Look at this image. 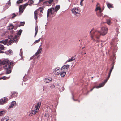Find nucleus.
<instances>
[{
	"label": "nucleus",
	"mask_w": 121,
	"mask_h": 121,
	"mask_svg": "<svg viewBox=\"0 0 121 121\" xmlns=\"http://www.w3.org/2000/svg\"><path fill=\"white\" fill-rule=\"evenodd\" d=\"M93 30L92 29L90 32V34L91 35L92 39H93V37L94 35L97 39H99L101 35L104 36L107 33L108 28L106 27H103L101 28V32L99 31L96 30L95 32H93V33L91 34V32Z\"/></svg>",
	"instance_id": "f257e3e1"
},
{
	"label": "nucleus",
	"mask_w": 121,
	"mask_h": 121,
	"mask_svg": "<svg viewBox=\"0 0 121 121\" xmlns=\"http://www.w3.org/2000/svg\"><path fill=\"white\" fill-rule=\"evenodd\" d=\"M13 63V62H9V60L7 59L4 60L2 61L1 64L4 65L3 67L6 69L7 74H9L11 73L12 67V65Z\"/></svg>",
	"instance_id": "f03ea898"
},
{
	"label": "nucleus",
	"mask_w": 121,
	"mask_h": 121,
	"mask_svg": "<svg viewBox=\"0 0 121 121\" xmlns=\"http://www.w3.org/2000/svg\"><path fill=\"white\" fill-rule=\"evenodd\" d=\"M41 104V103L40 102H38L37 105H36L35 106V109H33V107H32V110L30 112V116H31L33 115H35L38 112L39 110V109L40 106Z\"/></svg>",
	"instance_id": "7ed1b4c3"
},
{
	"label": "nucleus",
	"mask_w": 121,
	"mask_h": 121,
	"mask_svg": "<svg viewBox=\"0 0 121 121\" xmlns=\"http://www.w3.org/2000/svg\"><path fill=\"white\" fill-rule=\"evenodd\" d=\"M16 35L14 36L11 35L9 37V38L10 39V40L9 41V43L10 45H11L12 43H13L14 41L17 43V40L19 38Z\"/></svg>",
	"instance_id": "20e7f679"
},
{
	"label": "nucleus",
	"mask_w": 121,
	"mask_h": 121,
	"mask_svg": "<svg viewBox=\"0 0 121 121\" xmlns=\"http://www.w3.org/2000/svg\"><path fill=\"white\" fill-rule=\"evenodd\" d=\"M56 13L54 10V9L53 8H52L48 9L47 12V17L48 18L50 17V15H52L53 16H55Z\"/></svg>",
	"instance_id": "39448f33"
},
{
	"label": "nucleus",
	"mask_w": 121,
	"mask_h": 121,
	"mask_svg": "<svg viewBox=\"0 0 121 121\" xmlns=\"http://www.w3.org/2000/svg\"><path fill=\"white\" fill-rule=\"evenodd\" d=\"M28 4L27 3L25 4L24 5H21L19 6V15H21L23 13L26 7Z\"/></svg>",
	"instance_id": "423d86ee"
},
{
	"label": "nucleus",
	"mask_w": 121,
	"mask_h": 121,
	"mask_svg": "<svg viewBox=\"0 0 121 121\" xmlns=\"http://www.w3.org/2000/svg\"><path fill=\"white\" fill-rule=\"evenodd\" d=\"M96 8L95 9V11L96 12L98 16H101L102 13H101L102 11L101 10V8L97 5H96Z\"/></svg>",
	"instance_id": "0eeeda50"
},
{
	"label": "nucleus",
	"mask_w": 121,
	"mask_h": 121,
	"mask_svg": "<svg viewBox=\"0 0 121 121\" xmlns=\"http://www.w3.org/2000/svg\"><path fill=\"white\" fill-rule=\"evenodd\" d=\"M43 7H40L37 11H35L34 12V18L35 19L36 21L37 19L38 13L39 12H40V13H42L43 12Z\"/></svg>",
	"instance_id": "6e6552de"
},
{
	"label": "nucleus",
	"mask_w": 121,
	"mask_h": 121,
	"mask_svg": "<svg viewBox=\"0 0 121 121\" xmlns=\"http://www.w3.org/2000/svg\"><path fill=\"white\" fill-rule=\"evenodd\" d=\"M42 51V48L40 47H39L37 52L35 55H33V56H32L30 58V59H34L35 58H37L38 57V56H37V55L39 54Z\"/></svg>",
	"instance_id": "1a4fd4ad"
},
{
	"label": "nucleus",
	"mask_w": 121,
	"mask_h": 121,
	"mask_svg": "<svg viewBox=\"0 0 121 121\" xmlns=\"http://www.w3.org/2000/svg\"><path fill=\"white\" fill-rule=\"evenodd\" d=\"M71 11L72 13L76 16H78L80 15L79 9L78 8L75 7L73 8Z\"/></svg>",
	"instance_id": "9d476101"
},
{
	"label": "nucleus",
	"mask_w": 121,
	"mask_h": 121,
	"mask_svg": "<svg viewBox=\"0 0 121 121\" xmlns=\"http://www.w3.org/2000/svg\"><path fill=\"white\" fill-rule=\"evenodd\" d=\"M53 72L56 75H59L60 73L61 70L59 68H56L53 69Z\"/></svg>",
	"instance_id": "9b49d317"
},
{
	"label": "nucleus",
	"mask_w": 121,
	"mask_h": 121,
	"mask_svg": "<svg viewBox=\"0 0 121 121\" xmlns=\"http://www.w3.org/2000/svg\"><path fill=\"white\" fill-rule=\"evenodd\" d=\"M8 99L6 97L2 98L0 100V104L2 105L7 102Z\"/></svg>",
	"instance_id": "f8f14e48"
},
{
	"label": "nucleus",
	"mask_w": 121,
	"mask_h": 121,
	"mask_svg": "<svg viewBox=\"0 0 121 121\" xmlns=\"http://www.w3.org/2000/svg\"><path fill=\"white\" fill-rule=\"evenodd\" d=\"M70 65H64L61 68V70L66 72L67 70V69L69 67Z\"/></svg>",
	"instance_id": "ddd939ff"
},
{
	"label": "nucleus",
	"mask_w": 121,
	"mask_h": 121,
	"mask_svg": "<svg viewBox=\"0 0 121 121\" xmlns=\"http://www.w3.org/2000/svg\"><path fill=\"white\" fill-rule=\"evenodd\" d=\"M16 105V102L15 101H12L10 105L9 106L8 109H10L13 108Z\"/></svg>",
	"instance_id": "4468645a"
},
{
	"label": "nucleus",
	"mask_w": 121,
	"mask_h": 121,
	"mask_svg": "<svg viewBox=\"0 0 121 121\" xmlns=\"http://www.w3.org/2000/svg\"><path fill=\"white\" fill-rule=\"evenodd\" d=\"M18 93L16 92H11V96L10 98L13 97H16L17 96Z\"/></svg>",
	"instance_id": "2eb2a0df"
},
{
	"label": "nucleus",
	"mask_w": 121,
	"mask_h": 121,
	"mask_svg": "<svg viewBox=\"0 0 121 121\" xmlns=\"http://www.w3.org/2000/svg\"><path fill=\"white\" fill-rule=\"evenodd\" d=\"M10 0H9L7 3L6 4H7L9 5L8 6H6L4 8V10L7 9L9 6L11 5V2H10Z\"/></svg>",
	"instance_id": "dca6fc26"
},
{
	"label": "nucleus",
	"mask_w": 121,
	"mask_h": 121,
	"mask_svg": "<svg viewBox=\"0 0 121 121\" xmlns=\"http://www.w3.org/2000/svg\"><path fill=\"white\" fill-rule=\"evenodd\" d=\"M109 78L107 77L106 79L104 80V82L100 84V85L102 86V87H103L105 85V84L107 82L108 80L109 79Z\"/></svg>",
	"instance_id": "f3484780"
},
{
	"label": "nucleus",
	"mask_w": 121,
	"mask_h": 121,
	"mask_svg": "<svg viewBox=\"0 0 121 121\" xmlns=\"http://www.w3.org/2000/svg\"><path fill=\"white\" fill-rule=\"evenodd\" d=\"M10 40V39L8 40L7 39L5 40H2L1 41H0V43H2L3 44H6L8 42V43L9 44V41Z\"/></svg>",
	"instance_id": "a211bd4d"
},
{
	"label": "nucleus",
	"mask_w": 121,
	"mask_h": 121,
	"mask_svg": "<svg viewBox=\"0 0 121 121\" xmlns=\"http://www.w3.org/2000/svg\"><path fill=\"white\" fill-rule=\"evenodd\" d=\"M51 78H45L44 80V82L46 83H49L51 82Z\"/></svg>",
	"instance_id": "6ab92c4d"
},
{
	"label": "nucleus",
	"mask_w": 121,
	"mask_h": 121,
	"mask_svg": "<svg viewBox=\"0 0 121 121\" xmlns=\"http://www.w3.org/2000/svg\"><path fill=\"white\" fill-rule=\"evenodd\" d=\"M8 117L7 116H5L3 117L1 119V121H7L9 120Z\"/></svg>",
	"instance_id": "aec40b11"
},
{
	"label": "nucleus",
	"mask_w": 121,
	"mask_h": 121,
	"mask_svg": "<svg viewBox=\"0 0 121 121\" xmlns=\"http://www.w3.org/2000/svg\"><path fill=\"white\" fill-rule=\"evenodd\" d=\"M6 111L5 110H3L0 111V116L4 115L6 113Z\"/></svg>",
	"instance_id": "412c9836"
},
{
	"label": "nucleus",
	"mask_w": 121,
	"mask_h": 121,
	"mask_svg": "<svg viewBox=\"0 0 121 121\" xmlns=\"http://www.w3.org/2000/svg\"><path fill=\"white\" fill-rule=\"evenodd\" d=\"M14 27V26L12 24H11L8 27L7 29L8 30H12L13 28Z\"/></svg>",
	"instance_id": "4be33fe9"
},
{
	"label": "nucleus",
	"mask_w": 121,
	"mask_h": 121,
	"mask_svg": "<svg viewBox=\"0 0 121 121\" xmlns=\"http://www.w3.org/2000/svg\"><path fill=\"white\" fill-rule=\"evenodd\" d=\"M106 4L107 5V7L109 8H112L113 7L111 4L107 2L106 3Z\"/></svg>",
	"instance_id": "5701e85b"
},
{
	"label": "nucleus",
	"mask_w": 121,
	"mask_h": 121,
	"mask_svg": "<svg viewBox=\"0 0 121 121\" xmlns=\"http://www.w3.org/2000/svg\"><path fill=\"white\" fill-rule=\"evenodd\" d=\"M60 73L61 76L62 77H63L66 74V72L62 71L61 72H60Z\"/></svg>",
	"instance_id": "b1692460"
},
{
	"label": "nucleus",
	"mask_w": 121,
	"mask_h": 121,
	"mask_svg": "<svg viewBox=\"0 0 121 121\" xmlns=\"http://www.w3.org/2000/svg\"><path fill=\"white\" fill-rule=\"evenodd\" d=\"M60 7V6L59 5H57L56 6L54 9V10L56 13L57 11L59 9Z\"/></svg>",
	"instance_id": "393cba45"
},
{
	"label": "nucleus",
	"mask_w": 121,
	"mask_h": 121,
	"mask_svg": "<svg viewBox=\"0 0 121 121\" xmlns=\"http://www.w3.org/2000/svg\"><path fill=\"white\" fill-rule=\"evenodd\" d=\"M102 87V86H101V85H100V84H99V86H94L90 90V91H92L93 90L94 88H100Z\"/></svg>",
	"instance_id": "a878e982"
},
{
	"label": "nucleus",
	"mask_w": 121,
	"mask_h": 121,
	"mask_svg": "<svg viewBox=\"0 0 121 121\" xmlns=\"http://www.w3.org/2000/svg\"><path fill=\"white\" fill-rule=\"evenodd\" d=\"M38 27L36 25L35 26V37L36 36L37 33L38 32Z\"/></svg>",
	"instance_id": "bb28decb"
},
{
	"label": "nucleus",
	"mask_w": 121,
	"mask_h": 121,
	"mask_svg": "<svg viewBox=\"0 0 121 121\" xmlns=\"http://www.w3.org/2000/svg\"><path fill=\"white\" fill-rule=\"evenodd\" d=\"M22 30H20L17 32V35L18 37H19L20 35L21 34V33L22 32Z\"/></svg>",
	"instance_id": "cd10ccee"
},
{
	"label": "nucleus",
	"mask_w": 121,
	"mask_h": 121,
	"mask_svg": "<svg viewBox=\"0 0 121 121\" xmlns=\"http://www.w3.org/2000/svg\"><path fill=\"white\" fill-rule=\"evenodd\" d=\"M75 59V58L73 57H72L71 58L69 59L68 60H67L66 61V62H71L73 60Z\"/></svg>",
	"instance_id": "c85d7f7f"
},
{
	"label": "nucleus",
	"mask_w": 121,
	"mask_h": 121,
	"mask_svg": "<svg viewBox=\"0 0 121 121\" xmlns=\"http://www.w3.org/2000/svg\"><path fill=\"white\" fill-rule=\"evenodd\" d=\"M22 48L20 49V55L21 57H22Z\"/></svg>",
	"instance_id": "c756f323"
},
{
	"label": "nucleus",
	"mask_w": 121,
	"mask_h": 121,
	"mask_svg": "<svg viewBox=\"0 0 121 121\" xmlns=\"http://www.w3.org/2000/svg\"><path fill=\"white\" fill-rule=\"evenodd\" d=\"M4 47L3 45L1 44H0V49L1 50H4Z\"/></svg>",
	"instance_id": "7c9ffc66"
},
{
	"label": "nucleus",
	"mask_w": 121,
	"mask_h": 121,
	"mask_svg": "<svg viewBox=\"0 0 121 121\" xmlns=\"http://www.w3.org/2000/svg\"><path fill=\"white\" fill-rule=\"evenodd\" d=\"M17 14H15L14 13H13L11 15L12 16V18H13L14 17L16 16L17 15Z\"/></svg>",
	"instance_id": "2f4dec72"
},
{
	"label": "nucleus",
	"mask_w": 121,
	"mask_h": 121,
	"mask_svg": "<svg viewBox=\"0 0 121 121\" xmlns=\"http://www.w3.org/2000/svg\"><path fill=\"white\" fill-rule=\"evenodd\" d=\"M7 52L9 53V54L8 53V54L9 55H11L13 53V52L11 50H9Z\"/></svg>",
	"instance_id": "473e14b6"
},
{
	"label": "nucleus",
	"mask_w": 121,
	"mask_h": 121,
	"mask_svg": "<svg viewBox=\"0 0 121 121\" xmlns=\"http://www.w3.org/2000/svg\"><path fill=\"white\" fill-rule=\"evenodd\" d=\"M7 77H6L5 76H3V77H1L0 78V80L1 79H4L5 80L7 78Z\"/></svg>",
	"instance_id": "72a5a7b5"
},
{
	"label": "nucleus",
	"mask_w": 121,
	"mask_h": 121,
	"mask_svg": "<svg viewBox=\"0 0 121 121\" xmlns=\"http://www.w3.org/2000/svg\"><path fill=\"white\" fill-rule=\"evenodd\" d=\"M40 41V38H39L38 40H36L34 42V43L35 44L39 42Z\"/></svg>",
	"instance_id": "f704fd0d"
},
{
	"label": "nucleus",
	"mask_w": 121,
	"mask_h": 121,
	"mask_svg": "<svg viewBox=\"0 0 121 121\" xmlns=\"http://www.w3.org/2000/svg\"><path fill=\"white\" fill-rule=\"evenodd\" d=\"M23 0H19L17 1V4H19L22 3Z\"/></svg>",
	"instance_id": "c9c22d12"
},
{
	"label": "nucleus",
	"mask_w": 121,
	"mask_h": 121,
	"mask_svg": "<svg viewBox=\"0 0 121 121\" xmlns=\"http://www.w3.org/2000/svg\"><path fill=\"white\" fill-rule=\"evenodd\" d=\"M28 2L30 3V4H29V5H30L31 4H32L33 3V1L32 0H30L28 1Z\"/></svg>",
	"instance_id": "e433bc0d"
},
{
	"label": "nucleus",
	"mask_w": 121,
	"mask_h": 121,
	"mask_svg": "<svg viewBox=\"0 0 121 121\" xmlns=\"http://www.w3.org/2000/svg\"><path fill=\"white\" fill-rule=\"evenodd\" d=\"M107 22L108 25H110V20L109 19L107 20Z\"/></svg>",
	"instance_id": "4c0bfd02"
},
{
	"label": "nucleus",
	"mask_w": 121,
	"mask_h": 121,
	"mask_svg": "<svg viewBox=\"0 0 121 121\" xmlns=\"http://www.w3.org/2000/svg\"><path fill=\"white\" fill-rule=\"evenodd\" d=\"M25 24V22H20V26H23Z\"/></svg>",
	"instance_id": "58836bf2"
},
{
	"label": "nucleus",
	"mask_w": 121,
	"mask_h": 121,
	"mask_svg": "<svg viewBox=\"0 0 121 121\" xmlns=\"http://www.w3.org/2000/svg\"><path fill=\"white\" fill-rule=\"evenodd\" d=\"M49 116V114L48 113H46L45 115V116L47 117H48Z\"/></svg>",
	"instance_id": "ea45409f"
},
{
	"label": "nucleus",
	"mask_w": 121,
	"mask_h": 121,
	"mask_svg": "<svg viewBox=\"0 0 121 121\" xmlns=\"http://www.w3.org/2000/svg\"><path fill=\"white\" fill-rule=\"evenodd\" d=\"M113 68H114V65H113L112 67H111V69L110 70V71H109V72L111 73L112 71V70L113 69Z\"/></svg>",
	"instance_id": "a19ab883"
},
{
	"label": "nucleus",
	"mask_w": 121,
	"mask_h": 121,
	"mask_svg": "<svg viewBox=\"0 0 121 121\" xmlns=\"http://www.w3.org/2000/svg\"><path fill=\"white\" fill-rule=\"evenodd\" d=\"M84 1V0H81L80 4L82 6L83 5V3L82 2Z\"/></svg>",
	"instance_id": "79ce46f5"
},
{
	"label": "nucleus",
	"mask_w": 121,
	"mask_h": 121,
	"mask_svg": "<svg viewBox=\"0 0 121 121\" xmlns=\"http://www.w3.org/2000/svg\"><path fill=\"white\" fill-rule=\"evenodd\" d=\"M53 0H49L48 1L49 3L50 4L53 2Z\"/></svg>",
	"instance_id": "37998d69"
},
{
	"label": "nucleus",
	"mask_w": 121,
	"mask_h": 121,
	"mask_svg": "<svg viewBox=\"0 0 121 121\" xmlns=\"http://www.w3.org/2000/svg\"><path fill=\"white\" fill-rule=\"evenodd\" d=\"M55 87V85H51V87H52V88H54Z\"/></svg>",
	"instance_id": "c03bdc74"
},
{
	"label": "nucleus",
	"mask_w": 121,
	"mask_h": 121,
	"mask_svg": "<svg viewBox=\"0 0 121 121\" xmlns=\"http://www.w3.org/2000/svg\"><path fill=\"white\" fill-rule=\"evenodd\" d=\"M111 73H110V72H109V74H108V77L109 78L110 77V75H111Z\"/></svg>",
	"instance_id": "a18cd8bd"
},
{
	"label": "nucleus",
	"mask_w": 121,
	"mask_h": 121,
	"mask_svg": "<svg viewBox=\"0 0 121 121\" xmlns=\"http://www.w3.org/2000/svg\"><path fill=\"white\" fill-rule=\"evenodd\" d=\"M64 90V88L62 87V88H61V89L60 90V91H63Z\"/></svg>",
	"instance_id": "49530a36"
},
{
	"label": "nucleus",
	"mask_w": 121,
	"mask_h": 121,
	"mask_svg": "<svg viewBox=\"0 0 121 121\" xmlns=\"http://www.w3.org/2000/svg\"><path fill=\"white\" fill-rule=\"evenodd\" d=\"M4 53V52L3 51H1V50H0V53Z\"/></svg>",
	"instance_id": "de8ad7c7"
},
{
	"label": "nucleus",
	"mask_w": 121,
	"mask_h": 121,
	"mask_svg": "<svg viewBox=\"0 0 121 121\" xmlns=\"http://www.w3.org/2000/svg\"><path fill=\"white\" fill-rule=\"evenodd\" d=\"M44 0H39V2H41L43 1Z\"/></svg>",
	"instance_id": "09e8293b"
},
{
	"label": "nucleus",
	"mask_w": 121,
	"mask_h": 121,
	"mask_svg": "<svg viewBox=\"0 0 121 121\" xmlns=\"http://www.w3.org/2000/svg\"><path fill=\"white\" fill-rule=\"evenodd\" d=\"M72 99H73V100H74V101H75V100H74V99H73V96Z\"/></svg>",
	"instance_id": "8fccbe9b"
},
{
	"label": "nucleus",
	"mask_w": 121,
	"mask_h": 121,
	"mask_svg": "<svg viewBox=\"0 0 121 121\" xmlns=\"http://www.w3.org/2000/svg\"><path fill=\"white\" fill-rule=\"evenodd\" d=\"M99 3H98L97 4V5L98 6V5H99Z\"/></svg>",
	"instance_id": "3c124183"
},
{
	"label": "nucleus",
	"mask_w": 121,
	"mask_h": 121,
	"mask_svg": "<svg viewBox=\"0 0 121 121\" xmlns=\"http://www.w3.org/2000/svg\"><path fill=\"white\" fill-rule=\"evenodd\" d=\"M105 16H107L106 15H104V17H105Z\"/></svg>",
	"instance_id": "603ef678"
},
{
	"label": "nucleus",
	"mask_w": 121,
	"mask_h": 121,
	"mask_svg": "<svg viewBox=\"0 0 121 121\" xmlns=\"http://www.w3.org/2000/svg\"><path fill=\"white\" fill-rule=\"evenodd\" d=\"M84 47H83L82 48V49H83V48Z\"/></svg>",
	"instance_id": "864d4df0"
},
{
	"label": "nucleus",
	"mask_w": 121,
	"mask_h": 121,
	"mask_svg": "<svg viewBox=\"0 0 121 121\" xmlns=\"http://www.w3.org/2000/svg\"><path fill=\"white\" fill-rule=\"evenodd\" d=\"M14 32V31H13L12 32L13 33Z\"/></svg>",
	"instance_id": "5fc2aeb1"
},
{
	"label": "nucleus",
	"mask_w": 121,
	"mask_h": 121,
	"mask_svg": "<svg viewBox=\"0 0 121 121\" xmlns=\"http://www.w3.org/2000/svg\"><path fill=\"white\" fill-rule=\"evenodd\" d=\"M46 26V25H45V28L46 29L45 26Z\"/></svg>",
	"instance_id": "6e6d98bb"
},
{
	"label": "nucleus",
	"mask_w": 121,
	"mask_h": 121,
	"mask_svg": "<svg viewBox=\"0 0 121 121\" xmlns=\"http://www.w3.org/2000/svg\"><path fill=\"white\" fill-rule=\"evenodd\" d=\"M43 87V90H44V87Z\"/></svg>",
	"instance_id": "4d7b16f0"
},
{
	"label": "nucleus",
	"mask_w": 121,
	"mask_h": 121,
	"mask_svg": "<svg viewBox=\"0 0 121 121\" xmlns=\"http://www.w3.org/2000/svg\"><path fill=\"white\" fill-rule=\"evenodd\" d=\"M104 8H103V9H104Z\"/></svg>",
	"instance_id": "13d9d810"
},
{
	"label": "nucleus",
	"mask_w": 121,
	"mask_h": 121,
	"mask_svg": "<svg viewBox=\"0 0 121 121\" xmlns=\"http://www.w3.org/2000/svg\"><path fill=\"white\" fill-rule=\"evenodd\" d=\"M16 22H14V23Z\"/></svg>",
	"instance_id": "bf43d9fd"
},
{
	"label": "nucleus",
	"mask_w": 121,
	"mask_h": 121,
	"mask_svg": "<svg viewBox=\"0 0 121 121\" xmlns=\"http://www.w3.org/2000/svg\"><path fill=\"white\" fill-rule=\"evenodd\" d=\"M34 64L35 65V62L34 63Z\"/></svg>",
	"instance_id": "052dcab7"
},
{
	"label": "nucleus",
	"mask_w": 121,
	"mask_h": 121,
	"mask_svg": "<svg viewBox=\"0 0 121 121\" xmlns=\"http://www.w3.org/2000/svg\"><path fill=\"white\" fill-rule=\"evenodd\" d=\"M86 53H84V54H86Z\"/></svg>",
	"instance_id": "680f3d73"
},
{
	"label": "nucleus",
	"mask_w": 121,
	"mask_h": 121,
	"mask_svg": "<svg viewBox=\"0 0 121 121\" xmlns=\"http://www.w3.org/2000/svg\"><path fill=\"white\" fill-rule=\"evenodd\" d=\"M6 54H8V53H6Z\"/></svg>",
	"instance_id": "e2e57ef3"
},
{
	"label": "nucleus",
	"mask_w": 121,
	"mask_h": 121,
	"mask_svg": "<svg viewBox=\"0 0 121 121\" xmlns=\"http://www.w3.org/2000/svg\"><path fill=\"white\" fill-rule=\"evenodd\" d=\"M5 53H7V52H6Z\"/></svg>",
	"instance_id": "0e129e2a"
}]
</instances>
